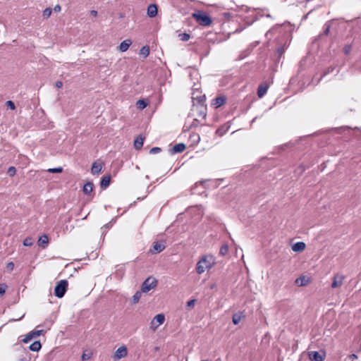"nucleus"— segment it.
Returning <instances> with one entry per match:
<instances>
[{"label":"nucleus","instance_id":"f257e3e1","mask_svg":"<svg viewBox=\"0 0 361 361\" xmlns=\"http://www.w3.org/2000/svg\"><path fill=\"white\" fill-rule=\"evenodd\" d=\"M215 264V259L212 255H204L197 262L196 271L198 274H203L205 271L210 269Z\"/></svg>","mask_w":361,"mask_h":361},{"label":"nucleus","instance_id":"f03ea898","mask_svg":"<svg viewBox=\"0 0 361 361\" xmlns=\"http://www.w3.org/2000/svg\"><path fill=\"white\" fill-rule=\"evenodd\" d=\"M192 16L201 26L207 27L212 23L210 16L202 11H196L192 14Z\"/></svg>","mask_w":361,"mask_h":361},{"label":"nucleus","instance_id":"7ed1b4c3","mask_svg":"<svg viewBox=\"0 0 361 361\" xmlns=\"http://www.w3.org/2000/svg\"><path fill=\"white\" fill-rule=\"evenodd\" d=\"M68 281L66 280H61L56 286L54 288V294L59 298H61L64 296L67 288H68Z\"/></svg>","mask_w":361,"mask_h":361},{"label":"nucleus","instance_id":"20e7f679","mask_svg":"<svg viewBox=\"0 0 361 361\" xmlns=\"http://www.w3.org/2000/svg\"><path fill=\"white\" fill-rule=\"evenodd\" d=\"M157 285V281L154 277H148L142 284L141 290L142 293H147Z\"/></svg>","mask_w":361,"mask_h":361},{"label":"nucleus","instance_id":"39448f33","mask_svg":"<svg viewBox=\"0 0 361 361\" xmlns=\"http://www.w3.org/2000/svg\"><path fill=\"white\" fill-rule=\"evenodd\" d=\"M165 321V316L164 314H157L150 323V327L153 330H156L157 328L162 324Z\"/></svg>","mask_w":361,"mask_h":361},{"label":"nucleus","instance_id":"423d86ee","mask_svg":"<svg viewBox=\"0 0 361 361\" xmlns=\"http://www.w3.org/2000/svg\"><path fill=\"white\" fill-rule=\"evenodd\" d=\"M128 355V348L126 345H121L114 353L113 359L114 360H119Z\"/></svg>","mask_w":361,"mask_h":361},{"label":"nucleus","instance_id":"0eeeda50","mask_svg":"<svg viewBox=\"0 0 361 361\" xmlns=\"http://www.w3.org/2000/svg\"><path fill=\"white\" fill-rule=\"evenodd\" d=\"M344 279H345V276L343 274H334L331 287L332 288H336L341 287L343 283Z\"/></svg>","mask_w":361,"mask_h":361},{"label":"nucleus","instance_id":"6e6552de","mask_svg":"<svg viewBox=\"0 0 361 361\" xmlns=\"http://www.w3.org/2000/svg\"><path fill=\"white\" fill-rule=\"evenodd\" d=\"M44 334V330H37L29 332L25 335V338L23 339V342L25 343L30 341L33 338L39 336L40 335Z\"/></svg>","mask_w":361,"mask_h":361},{"label":"nucleus","instance_id":"1a4fd4ad","mask_svg":"<svg viewBox=\"0 0 361 361\" xmlns=\"http://www.w3.org/2000/svg\"><path fill=\"white\" fill-rule=\"evenodd\" d=\"M226 97L225 96L217 97L212 100V105L217 109L224 105L226 103Z\"/></svg>","mask_w":361,"mask_h":361},{"label":"nucleus","instance_id":"9d476101","mask_svg":"<svg viewBox=\"0 0 361 361\" xmlns=\"http://www.w3.org/2000/svg\"><path fill=\"white\" fill-rule=\"evenodd\" d=\"M309 357L311 360V361H323L324 359V355H322L317 351L310 352Z\"/></svg>","mask_w":361,"mask_h":361},{"label":"nucleus","instance_id":"9b49d317","mask_svg":"<svg viewBox=\"0 0 361 361\" xmlns=\"http://www.w3.org/2000/svg\"><path fill=\"white\" fill-rule=\"evenodd\" d=\"M102 169V164L94 161L91 168V172L92 174H99Z\"/></svg>","mask_w":361,"mask_h":361},{"label":"nucleus","instance_id":"f8f14e48","mask_svg":"<svg viewBox=\"0 0 361 361\" xmlns=\"http://www.w3.org/2000/svg\"><path fill=\"white\" fill-rule=\"evenodd\" d=\"M147 15L150 18H154L157 14V7L155 4H150L147 8Z\"/></svg>","mask_w":361,"mask_h":361},{"label":"nucleus","instance_id":"ddd939ff","mask_svg":"<svg viewBox=\"0 0 361 361\" xmlns=\"http://www.w3.org/2000/svg\"><path fill=\"white\" fill-rule=\"evenodd\" d=\"M310 282V280L308 278H307L305 276H300L299 278L296 279L295 283L299 286H307Z\"/></svg>","mask_w":361,"mask_h":361},{"label":"nucleus","instance_id":"4468645a","mask_svg":"<svg viewBox=\"0 0 361 361\" xmlns=\"http://www.w3.org/2000/svg\"><path fill=\"white\" fill-rule=\"evenodd\" d=\"M305 243L303 242H297L292 245V250L294 252H302L305 249Z\"/></svg>","mask_w":361,"mask_h":361},{"label":"nucleus","instance_id":"2eb2a0df","mask_svg":"<svg viewBox=\"0 0 361 361\" xmlns=\"http://www.w3.org/2000/svg\"><path fill=\"white\" fill-rule=\"evenodd\" d=\"M132 42L130 39L123 40L119 46V50L122 52H124L128 49L130 46L131 45Z\"/></svg>","mask_w":361,"mask_h":361},{"label":"nucleus","instance_id":"dca6fc26","mask_svg":"<svg viewBox=\"0 0 361 361\" xmlns=\"http://www.w3.org/2000/svg\"><path fill=\"white\" fill-rule=\"evenodd\" d=\"M49 243V238L47 235H43L39 237L38 240V245L39 246H42L43 248H45L47 247Z\"/></svg>","mask_w":361,"mask_h":361},{"label":"nucleus","instance_id":"f3484780","mask_svg":"<svg viewBox=\"0 0 361 361\" xmlns=\"http://www.w3.org/2000/svg\"><path fill=\"white\" fill-rule=\"evenodd\" d=\"M110 181H111L110 176H104L101 180V183H100L101 188H102L104 189L106 188L109 185Z\"/></svg>","mask_w":361,"mask_h":361},{"label":"nucleus","instance_id":"a211bd4d","mask_svg":"<svg viewBox=\"0 0 361 361\" xmlns=\"http://www.w3.org/2000/svg\"><path fill=\"white\" fill-rule=\"evenodd\" d=\"M144 142V138L142 136H137L134 141V147L136 149L142 148Z\"/></svg>","mask_w":361,"mask_h":361},{"label":"nucleus","instance_id":"6ab92c4d","mask_svg":"<svg viewBox=\"0 0 361 361\" xmlns=\"http://www.w3.org/2000/svg\"><path fill=\"white\" fill-rule=\"evenodd\" d=\"M94 188L93 183L91 182H87L83 186L82 191L85 195H90L92 191Z\"/></svg>","mask_w":361,"mask_h":361},{"label":"nucleus","instance_id":"aec40b11","mask_svg":"<svg viewBox=\"0 0 361 361\" xmlns=\"http://www.w3.org/2000/svg\"><path fill=\"white\" fill-rule=\"evenodd\" d=\"M153 249L157 253H159L165 249L164 243L156 242L153 245Z\"/></svg>","mask_w":361,"mask_h":361},{"label":"nucleus","instance_id":"412c9836","mask_svg":"<svg viewBox=\"0 0 361 361\" xmlns=\"http://www.w3.org/2000/svg\"><path fill=\"white\" fill-rule=\"evenodd\" d=\"M42 348L40 341H35L30 346L29 349L33 352H38Z\"/></svg>","mask_w":361,"mask_h":361},{"label":"nucleus","instance_id":"4be33fe9","mask_svg":"<svg viewBox=\"0 0 361 361\" xmlns=\"http://www.w3.org/2000/svg\"><path fill=\"white\" fill-rule=\"evenodd\" d=\"M268 86L267 85H261L257 90V95L259 98H262L267 92Z\"/></svg>","mask_w":361,"mask_h":361},{"label":"nucleus","instance_id":"5701e85b","mask_svg":"<svg viewBox=\"0 0 361 361\" xmlns=\"http://www.w3.org/2000/svg\"><path fill=\"white\" fill-rule=\"evenodd\" d=\"M185 149V145L183 143L176 144L173 147V151L175 153L183 152Z\"/></svg>","mask_w":361,"mask_h":361},{"label":"nucleus","instance_id":"b1692460","mask_svg":"<svg viewBox=\"0 0 361 361\" xmlns=\"http://www.w3.org/2000/svg\"><path fill=\"white\" fill-rule=\"evenodd\" d=\"M149 54V47L148 46L142 47L140 50V55L142 56L144 58H146Z\"/></svg>","mask_w":361,"mask_h":361},{"label":"nucleus","instance_id":"393cba45","mask_svg":"<svg viewBox=\"0 0 361 361\" xmlns=\"http://www.w3.org/2000/svg\"><path fill=\"white\" fill-rule=\"evenodd\" d=\"M147 105H148V102L147 101H145V99H139L137 102V106L140 110H142L145 108H146L147 106Z\"/></svg>","mask_w":361,"mask_h":361},{"label":"nucleus","instance_id":"a878e982","mask_svg":"<svg viewBox=\"0 0 361 361\" xmlns=\"http://www.w3.org/2000/svg\"><path fill=\"white\" fill-rule=\"evenodd\" d=\"M142 290L141 291H137L133 296V298H132V302L133 304H137L140 298H141V295H142Z\"/></svg>","mask_w":361,"mask_h":361},{"label":"nucleus","instance_id":"bb28decb","mask_svg":"<svg viewBox=\"0 0 361 361\" xmlns=\"http://www.w3.org/2000/svg\"><path fill=\"white\" fill-rule=\"evenodd\" d=\"M242 316L240 314H234L232 317V322L234 324H238L241 321Z\"/></svg>","mask_w":361,"mask_h":361},{"label":"nucleus","instance_id":"cd10ccee","mask_svg":"<svg viewBox=\"0 0 361 361\" xmlns=\"http://www.w3.org/2000/svg\"><path fill=\"white\" fill-rule=\"evenodd\" d=\"M180 39L183 42H187L190 39V36L188 33H181L178 35Z\"/></svg>","mask_w":361,"mask_h":361},{"label":"nucleus","instance_id":"c85d7f7f","mask_svg":"<svg viewBox=\"0 0 361 361\" xmlns=\"http://www.w3.org/2000/svg\"><path fill=\"white\" fill-rule=\"evenodd\" d=\"M228 252V247L227 245H224L221 246L219 250V254L222 256H225Z\"/></svg>","mask_w":361,"mask_h":361},{"label":"nucleus","instance_id":"c756f323","mask_svg":"<svg viewBox=\"0 0 361 361\" xmlns=\"http://www.w3.org/2000/svg\"><path fill=\"white\" fill-rule=\"evenodd\" d=\"M32 244H33V240H32V238L30 237H27L23 240L24 246L28 247V246L32 245Z\"/></svg>","mask_w":361,"mask_h":361},{"label":"nucleus","instance_id":"7c9ffc66","mask_svg":"<svg viewBox=\"0 0 361 361\" xmlns=\"http://www.w3.org/2000/svg\"><path fill=\"white\" fill-rule=\"evenodd\" d=\"M51 13H52V10L51 8H47L44 10L43 11V16L44 18H49L51 15Z\"/></svg>","mask_w":361,"mask_h":361},{"label":"nucleus","instance_id":"2f4dec72","mask_svg":"<svg viewBox=\"0 0 361 361\" xmlns=\"http://www.w3.org/2000/svg\"><path fill=\"white\" fill-rule=\"evenodd\" d=\"M49 173H61L63 171L62 167H58V168H51L47 170Z\"/></svg>","mask_w":361,"mask_h":361},{"label":"nucleus","instance_id":"473e14b6","mask_svg":"<svg viewBox=\"0 0 361 361\" xmlns=\"http://www.w3.org/2000/svg\"><path fill=\"white\" fill-rule=\"evenodd\" d=\"M16 173V169L14 166H10L8 169V173L10 176H14Z\"/></svg>","mask_w":361,"mask_h":361},{"label":"nucleus","instance_id":"72a5a7b5","mask_svg":"<svg viewBox=\"0 0 361 361\" xmlns=\"http://www.w3.org/2000/svg\"><path fill=\"white\" fill-rule=\"evenodd\" d=\"M6 288H7L6 284H5V283L0 284V295H2L5 293Z\"/></svg>","mask_w":361,"mask_h":361},{"label":"nucleus","instance_id":"f704fd0d","mask_svg":"<svg viewBox=\"0 0 361 361\" xmlns=\"http://www.w3.org/2000/svg\"><path fill=\"white\" fill-rule=\"evenodd\" d=\"M351 49H352V47L350 44H346L344 47H343V51L345 54H349L350 51H351Z\"/></svg>","mask_w":361,"mask_h":361},{"label":"nucleus","instance_id":"c9c22d12","mask_svg":"<svg viewBox=\"0 0 361 361\" xmlns=\"http://www.w3.org/2000/svg\"><path fill=\"white\" fill-rule=\"evenodd\" d=\"M6 105L8 108H10L12 110H14L16 109L15 104L11 100L6 102Z\"/></svg>","mask_w":361,"mask_h":361},{"label":"nucleus","instance_id":"e433bc0d","mask_svg":"<svg viewBox=\"0 0 361 361\" xmlns=\"http://www.w3.org/2000/svg\"><path fill=\"white\" fill-rule=\"evenodd\" d=\"M160 151H161V149L159 147H152L149 150V153L150 154H156V153L159 152Z\"/></svg>","mask_w":361,"mask_h":361},{"label":"nucleus","instance_id":"4c0bfd02","mask_svg":"<svg viewBox=\"0 0 361 361\" xmlns=\"http://www.w3.org/2000/svg\"><path fill=\"white\" fill-rule=\"evenodd\" d=\"M195 302L196 300L195 299L190 300L189 301L187 302V306L188 307L192 308L195 304Z\"/></svg>","mask_w":361,"mask_h":361},{"label":"nucleus","instance_id":"58836bf2","mask_svg":"<svg viewBox=\"0 0 361 361\" xmlns=\"http://www.w3.org/2000/svg\"><path fill=\"white\" fill-rule=\"evenodd\" d=\"M90 358V354H86L85 353H83L82 356H81V359H82V361H87Z\"/></svg>","mask_w":361,"mask_h":361},{"label":"nucleus","instance_id":"ea45409f","mask_svg":"<svg viewBox=\"0 0 361 361\" xmlns=\"http://www.w3.org/2000/svg\"><path fill=\"white\" fill-rule=\"evenodd\" d=\"M6 268L9 271H13V269H14V264L13 262H8L6 265Z\"/></svg>","mask_w":361,"mask_h":361},{"label":"nucleus","instance_id":"a19ab883","mask_svg":"<svg viewBox=\"0 0 361 361\" xmlns=\"http://www.w3.org/2000/svg\"><path fill=\"white\" fill-rule=\"evenodd\" d=\"M61 10V7L59 4H57L54 6V11L56 13H59Z\"/></svg>","mask_w":361,"mask_h":361},{"label":"nucleus","instance_id":"79ce46f5","mask_svg":"<svg viewBox=\"0 0 361 361\" xmlns=\"http://www.w3.org/2000/svg\"><path fill=\"white\" fill-rule=\"evenodd\" d=\"M348 357L351 361H354L357 359V356L355 354H350Z\"/></svg>","mask_w":361,"mask_h":361},{"label":"nucleus","instance_id":"37998d69","mask_svg":"<svg viewBox=\"0 0 361 361\" xmlns=\"http://www.w3.org/2000/svg\"><path fill=\"white\" fill-rule=\"evenodd\" d=\"M55 86L57 88H61L63 86V82L61 81H56L55 83Z\"/></svg>","mask_w":361,"mask_h":361},{"label":"nucleus","instance_id":"c03bdc74","mask_svg":"<svg viewBox=\"0 0 361 361\" xmlns=\"http://www.w3.org/2000/svg\"><path fill=\"white\" fill-rule=\"evenodd\" d=\"M91 14L93 16H97V11H94V10H92L91 11Z\"/></svg>","mask_w":361,"mask_h":361},{"label":"nucleus","instance_id":"a18cd8bd","mask_svg":"<svg viewBox=\"0 0 361 361\" xmlns=\"http://www.w3.org/2000/svg\"><path fill=\"white\" fill-rule=\"evenodd\" d=\"M329 32V27H326V30H324V33L325 35H327Z\"/></svg>","mask_w":361,"mask_h":361},{"label":"nucleus","instance_id":"49530a36","mask_svg":"<svg viewBox=\"0 0 361 361\" xmlns=\"http://www.w3.org/2000/svg\"><path fill=\"white\" fill-rule=\"evenodd\" d=\"M278 51H279L280 54H281V53L283 52V49H278Z\"/></svg>","mask_w":361,"mask_h":361},{"label":"nucleus","instance_id":"de8ad7c7","mask_svg":"<svg viewBox=\"0 0 361 361\" xmlns=\"http://www.w3.org/2000/svg\"><path fill=\"white\" fill-rule=\"evenodd\" d=\"M202 115L203 118H205V116H206V114H204V113H202Z\"/></svg>","mask_w":361,"mask_h":361},{"label":"nucleus","instance_id":"09e8293b","mask_svg":"<svg viewBox=\"0 0 361 361\" xmlns=\"http://www.w3.org/2000/svg\"><path fill=\"white\" fill-rule=\"evenodd\" d=\"M20 361H26V360H25L23 359H20Z\"/></svg>","mask_w":361,"mask_h":361}]
</instances>
